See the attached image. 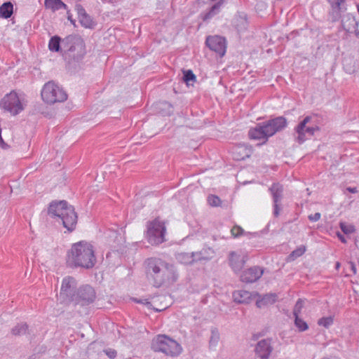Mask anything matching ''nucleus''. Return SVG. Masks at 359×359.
Returning <instances> with one entry per match:
<instances>
[{
	"label": "nucleus",
	"instance_id": "nucleus-1",
	"mask_svg": "<svg viewBox=\"0 0 359 359\" xmlns=\"http://www.w3.org/2000/svg\"><path fill=\"white\" fill-rule=\"evenodd\" d=\"M144 266L147 280L155 287L172 284L177 280L178 275L175 266L161 258H147Z\"/></svg>",
	"mask_w": 359,
	"mask_h": 359
},
{
	"label": "nucleus",
	"instance_id": "nucleus-2",
	"mask_svg": "<svg viewBox=\"0 0 359 359\" xmlns=\"http://www.w3.org/2000/svg\"><path fill=\"white\" fill-rule=\"evenodd\" d=\"M67 262L71 266L92 269L96 263L93 245L84 241L74 243L68 252Z\"/></svg>",
	"mask_w": 359,
	"mask_h": 359
},
{
	"label": "nucleus",
	"instance_id": "nucleus-3",
	"mask_svg": "<svg viewBox=\"0 0 359 359\" xmlns=\"http://www.w3.org/2000/svg\"><path fill=\"white\" fill-rule=\"evenodd\" d=\"M48 215L62 223L69 232L73 231L77 224V214L72 205L66 201H53L48 208Z\"/></svg>",
	"mask_w": 359,
	"mask_h": 359
},
{
	"label": "nucleus",
	"instance_id": "nucleus-4",
	"mask_svg": "<svg viewBox=\"0 0 359 359\" xmlns=\"http://www.w3.org/2000/svg\"><path fill=\"white\" fill-rule=\"evenodd\" d=\"M287 122L285 117L278 116L262 123H258L255 128L248 132L250 139L263 140L265 143L269 137L287 127Z\"/></svg>",
	"mask_w": 359,
	"mask_h": 359
},
{
	"label": "nucleus",
	"instance_id": "nucleus-5",
	"mask_svg": "<svg viewBox=\"0 0 359 359\" xmlns=\"http://www.w3.org/2000/svg\"><path fill=\"white\" fill-rule=\"evenodd\" d=\"M63 45L62 57L65 60L79 61L86 54L85 45L81 37L69 35L62 41Z\"/></svg>",
	"mask_w": 359,
	"mask_h": 359
},
{
	"label": "nucleus",
	"instance_id": "nucleus-6",
	"mask_svg": "<svg viewBox=\"0 0 359 359\" xmlns=\"http://www.w3.org/2000/svg\"><path fill=\"white\" fill-rule=\"evenodd\" d=\"M319 130L320 127L317 124L316 116H307L294 128V132L297 134L295 141L299 144H302Z\"/></svg>",
	"mask_w": 359,
	"mask_h": 359
},
{
	"label": "nucleus",
	"instance_id": "nucleus-7",
	"mask_svg": "<svg viewBox=\"0 0 359 359\" xmlns=\"http://www.w3.org/2000/svg\"><path fill=\"white\" fill-rule=\"evenodd\" d=\"M151 348L166 355L177 356L182 352V347L175 340L166 335H158L151 343Z\"/></svg>",
	"mask_w": 359,
	"mask_h": 359
},
{
	"label": "nucleus",
	"instance_id": "nucleus-8",
	"mask_svg": "<svg viewBox=\"0 0 359 359\" xmlns=\"http://www.w3.org/2000/svg\"><path fill=\"white\" fill-rule=\"evenodd\" d=\"M41 97L45 102L54 104L65 101L67 99V95L62 88L53 81H48L44 85L41 90Z\"/></svg>",
	"mask_w": 359,
	"mask_h": 359
},
{
	"label": "nucleus",
	"instance_id": "nucleus-9",
	"mask_svg": "<svg viewBox=\"0 0 359 359\" xmlns=\"http://www.w3.org/2000/svg\"><path fill=\"white\" fill-rule=\"evenodd\" d=\"M165 226L162 222L154 219L147 225V238L148 242L152 245L162 243L164 241Z\"/></svg>",
	"mask_w": 359,
	"mask_h": 359
},
{
	"label": "nucleus",
	"instance_id": "nucleus-10",
	"mask_svg": "<svg viewBox=\"0 0 359 359\" xmlns=\"http://www.w3.org/2000/svg\"><path fill=\"white\" fill-rule=\"evenodd\" d=\"M0 106L5 111L15 116L24 110L23 103L15 91L6 94L1 100Z\"/></svg>",
	"mask_w": 359,
	"mask_h": 359
},
{
	"label": "nucleus",
	"instance_id": "nucleus-11",
	"mask_svg": "<svg viewBox=\"0 0 359 359\" xmlns=\"http://www.w3.org/2000/svg\"><path fill=\"white\" fill-rule=\"evenodd\" d=\"M76 281L74 278L67 276L63 278L59 297L64 304H69L73 302L76 291Z\"/></svg>",
	"mask_w": 359,
	"mask_h": 359
},
{
	"label": "nucleus",
	"instance_id": "nucleus-12",
	"mask_svg": "<svg viewBox=\"0 0 359 359\" xmlns=\"http://www.w3.org/2000/svg\"><path fill=\"white\" fill-rule=\"evenodd\" d=\"M95 297V290L91 286L86 285L77 290L72 303L75 305H88L94 302Z\"/></svg>",
	"mask_w": 359,
	"mask_h": 359
},
{
	"label": "nucleus",
	"instance_id": "nucleus-13",
	"mask_svg": "<svg viewBox=\"0 0 359 359\" xmlns=\"http://www.w3.org/2000/svg\"><path fill=\"white\" fill-rule=\"evenodd\" d=\"M273 347L271 345V339H264L259 341L255 346L254 359H269Z\"/></svg>",
	"mask_w": 359,
	"mask_h": 359
},
{
	"label": "nucleus",
	"instance_id": "nucleus-14",
	"mask_svg": "<svg viewBox=\"0 0 359 359\" xmlns=\"http://www.w3.org/2000/svg\"><path fill=\"white\" fill-rule=\"evenodd\" d=\"M205 44L220 57L224 55L226 50V41L224 37L217 35L209 36L206 38Z\"/></svg>",
	"mask_w": 359,
	"mask_h": 359
},
{
	"label": "nucleus",
	"instance_id": "nucleus-15",
	"mask_svg": "<svg viewBox=\"0 0 359 359\" xmlns=\"http://www.w3.org/2000/svg\"><path fill=\"white\" fill-rule=\"evenodd\" d=\"M273 197V215L275 217H278L281 210L280 205L283 198V187L279 183H273L269 189Z\"/></svg>",
	"mask_w": 359,
	"mask_h": 359
},
{
	"label": "nucleus",
	"instance_id": "nucleus-16",
	"mask_svg": "<svg viewBox=\"0 0 359 359\" xmlns=\"http://www.w3.org/2000/svg\"><path fill=\"white\" fill-rule=\"evenodd\" d=\"M263 273V268L255 266L243 271L240 278L243 283H252L258 280Z\"/></svg>",
	"mask_w": 359,
	"mask_h": 359
},
{
	"label": "nucleus",
	"instance_id": "nucleus-17",
	"mask_svg": "<svg viewBox=\"0 0 359 359\" xmlns=\"http://www.w3.org/2000/svg\"><path fill=\"white\" fill-rule=\"evenodd\" d=\"M248 260V255H240L236 252L229 254V264L236 273L240 271Z\"/></svg>",
	"mask_w": 359,
	"mask_h": 359
},
{
	"label": "nucleus",
	"instance_id": "nucleus-18",
	"mask_svg": "<svg viewBox=\"0 0 359 359\" xmlns=\"http://www.w3.org/2000/svg\"><path fill=\"white\" fill-rule=\"evenodd\" d=\"M259 296L257 292L247 290H236L233 292V301L238 304H249L255 297Z\"/></svg>",
	"mask_w": 359,
	"mask_h": 359
},
{
	"label": "nucleus",
	"instance_id": "nucleus-19",
	"mask_svg": "<svg viewBox=\"0 0 359 359\" xmlns=\"http://www.w3.org/2000/svg\"><path fill=\"white\" fill-rule=\"evenodd\" d=\"M248 15L244 12H238L233 20V25L238 32H244L248 27Z\"/></svg>",
	"mask_w": 359,
	"mask_h": 359
},
{
	"label": "nucleus",
	"instance_id": "nucleus-20",
	"mask_svg": "<svg viewBox=\"0 0 359 359\" xmlns=\"http://www.w3.org/2000/svg\"><path fill=\"white\" fill-rule=\"evenodd\" d=\"M359 21L351 13H346L343 15L341 19V25L343 29L347 32H353L358 27Z\"/></svg>",
	"mask_w": 359,
	"mask_h": 359
},
{
	"label": "nucleus",
	"instance_id": "nucleus-21",
	"mask_svg": "<svg viewBox=\"0 0 359 359\" xmlns=\"http://www.w3.org/2000/svg\"><path fill=\"white\" fill-rule=\"evenodd\" d=\"M196 262H206L215 256V251L211 248H203L201 250L194 252Z\"/></svg>",
	"mask_w": 359,
	"mask_h": 359
},
{
	"label": "nucleus",
	"instance_id": "nucleus-22",
	"mask_svg": "<svg viewBox=\"0 0 359 359\" xmlns=\"http://www.w3.org/2000/svg\"><path fill=\"white\" fill-rule=\"evenodd\" d=\"M62 39L57 35L52 36L48 43V48L51 52L60 53L62 55L64 50Z\"/></svg>",
	"mask_w": 359,
	"mask_h": 359
},
{
	"label": "nucleus",
	"instance_id": "nucleus-23",
	"mask_svg": "<svg viewBox=\"0 0 359 359\" xmlns=\"http://www.w3.org/2000/svg\"><path fill=\"white\" fill-rule=\"evenodd\" d=\"M175 258L178 262L182 264H192L196 262L194 252H177L175 254Z\"/></svg>",
	"mask_w": 359,
	"mask_h": 359
},
{
	"label": "nucleus",
	"instance_id": "nucleus-24",
	"mask_svg": "<svg viewBox=\"0 0 359 359\" xmlns=\"http://www.w3.org/2000/svg\"><path fill=\"white\" fill-rule=\"evenodd\" d=\"M44 6L46 9H50L53 12L60 9L67 10V6L62 0H45Z\"/></svg>",
	"mask_w": 359,
	"mask_h": 359
},
{
	"label": "nucleus",
	"instance_id": "nucleus-25",
	"mask_svg": "<svg viewBox=\"0 0 359 359\" xmlns=\"http://www.w3.org/2000/svg\"><path fill=\"white\" fill-rule=\"evenodd\" d=\"M277 295L276 294L270 293L264 295L262 298L257 299L256 306L258 308H262L268 305L273 304L276 302Z\"/></svg>",
	"mask_w": 359,
	"mask_h": 359
},
{
	"label": "nucleus",
	"instance_id": "nucleus-26",
	"mask_svg": "<svg viewBox=\"0 0 359 359\" xmlns=\"http://www.w3.org/2000/svg\"><path fill=\"white\" fill-rule=\"evenodd\" d=\"M13 13V5L11 1H6L0 6V18L8 19Z\"/></svg>",
	"mask_w": 359,
	"mask_h": 359
},
{
	"label": "nucleus",
	"instance_id": "nucleus-27",
	"mask_svg": "<svg viewBox=\"0 0 359 359\" xmlns=\"http://www.w3.org/2000/svg\"><path fill=\"white\" fill-rule=\"evenodd\" d=\"M222 1L223 0H219L216 4L211 6L209 11L204 14L203 20H208L219 13Z\"/></svg>",
	"mask_w": 359,
	"mask_h": 359
},
{
	"label": "nucleus",
	"instance_id": "nucleus-28",
	"mask_svg": "<svg viewBox=\"0 0 359 359\" xmlns=\"http://www.w3.org/2000/svg\"><path fill=\"white\" fill-rule=\"evenodd\" d=\"M79 21L81 26L87 29H94L96 25V22L88 14L79 18Z\"/></svg>",
	"mask_w": 359,
	"mask_h": 359
},
{
	"label": "nucleus",
	"instance_id": "nucleus-29",
	"mask_svg": "<svg viewBox=\"0 0 359 359\" xmlns=\"http://www.w3.org/2000/svg\"><path fill=\"white\" fill-rule=\"evenodd\" d=\"M28 325L26 323H19L11 330L12 334L15 336H20L26 334Z\"/></svg>",
	"mask_w": 359,
	"mask_h": 359
},
{
	"label": "nucleus",
	"instance_id": "nucleus-30",
	"mask_svg": "<svg viewBox=\"0 0 359 359\" xmlns=\"http://www.w3.org/2000/svg\"><path fill=\"white\" fill-rule=\"evenodd\" d=\"M220 339V334L217 328H212L211 330V336L209 341V344L210 347H215Z\"/></svg>",
	"mask_w": 359,
	"mask_h": 359
},
{
	"label": "nucleus",
	"instance_id": "nucleus-31",
	"mask_svg": "<svg viewBox=\"0 0 359 359\" xmlns=\"http://www.w3.org/2000/svg\"><path fill=\"white\" fill-rule=\"evenodd\" d=\"M306 252V247L304 245H301L298 247L297 249L293 250L289 255L288 259L290 261H294L297 258L301 257Z\"/></svg>",
	"mask_w": 359,
	"mask_h": 359
},
{
	"label": "nucleus",
	"instance_id": "nucleus-32",
	"mask_svg": "<svg viewBox=\"0 0 359 359\" xmlns=\"http://www.w3.org/2000/svg\"><path fill=\"white\" fill-rule=\"evenodd\" d=\"M196 77L191 70H186L183 72V80L187 85H193L192 83H190V82L196 81Z\"/></svg>",
	"mask_w": 359,
	"mask_h": 359
},
{
	"label": "nucleus",
	"instance_id": "nucleus-33",
	"mask_svg": "<svg viewBox=\"0 0 359 359\" xmlns=\"http://www.w3.org/2000/svg\"><path fill=\"white\" fill-rule=\"evenodd\" d=\"M334 323L332 316L323 317L318 320V325L325 328L330 327Z\"/></svg>",
	"mask_w": 359,
	"mask_h": 359
},
{
	"label": "nucleus",
	"instance_id": "nucleus-34",
	"mask_svg": "<svg viewBox=\"0 0 359 359\" xmlns=\"http://www.w3.org/2000/svg\"><path fill=\"white\" fill-rule=\"evenodd\" d=\"M294 325L299 332H304L309 328L307 323L299 316L294 317Z\"/></svg>",
	"mask_w": 359,
	"mask_h": 359
},
{
	"label": "nucleus",
	"instance_id": "nucleus-35",
	"mask_svg": "<svg viewBox=\"0 0 359 359\" xmlns=\"http://www.w3.org/2000/svg\"><path fill=\"white\" fill-rule=\"evenodd\" d=\"M208 202L212 207H218L221 205V199L216 195H210L208 197Z\"/></svg>",
	"mask_w": 359,
	"mask_h": 359
},
{
	"label": "nucleus",
	"instance_id": "nucleus-36",
	"mask_svg": "<svg viewBox=\"0 0 359 359\" xmlns=\"http://www.w3.org/2000/svg\"><path fill=\"white\" fill-rule=\"evenodd\" d=\"M303 306V301L301 299H299L296 302L293 309V315L294 317L299 316V314L301 313Z\"/></svg>",
	"mask_w": 359,
	"mask_h": 359
},
{
	"label": "nucleus",
	"instance_id": "nucleus-37",
	"mask_svg": "<svg viewBox=\"0 0 359 359\" xmlns=\"http://www.w3.org/2000/svg\"><path fill=\"white\" fill-rule=\"evenodd\" d=\"M340 229L345 234H349L354 231V226L352 225H346L345 223H340Z\"/></svg>",
	"mask_w": 359,
	"mask_h": 359
},
{
	"label": "nucleus",
	"instance_id": "nucleus-38",
	"mask_svg": "<svg viewBox=\"0 0 359 359\" xmlns=\"http://www.w3.org/2000/svg\"><path fill=\"white\" fill-rule=\"evenodd\" d=\"M231 234L236 238L244 234V230L239 226H234L231 230Z\"/></svg>",
	"mask_w": 359,
	"mask_h": 359
},
{
	"label": "nucleus",
	"instance_id": "nucleus-39",
	"mask_svg": "<svg viewBox=\"0 0 359 359\" xmlns=\"http://www.w3.org/2000/svg\"><path fill=\"white\" fill-rule=\"evenodd\" d=\"M75 10L77 13L78 18H80L88 14L86 11L85 8L83 7V6L79 4H76Z\"/></svg>",
	"mask_w": 359,
	"mask_h": 359
},
{
	"label": "nucleus",
	"instance_id": "nucleus-40",
	"mask_svg": "<svg viewBox=\"0 0 359 359\" xmlns=\"http://www.w3.org/2000/svg\"><path fill=\"white\" fill-rule=\"evenodd\" d=\"M341 12L338 10H332L330 12V15L332 18V20L335 22L337 21L341 18Z\"/></svg>",
	"mask_w": 359,
	"mask_h": 359
},
{
	"label": "nucleus",
	"instance_id": "nucleus-41",
	"mask_svg": "<svg viewBox=\"0 0 359 359\" xmlns=\"http://www.w3.org/2000/svg\"><path fill=\"white\" fill-rule=\"evenodd\" d=\"M106 355L111 359H114L116 357L117 353L114 349H106L104 351Z\"/></svg>",
	"mask_w": 359,
	"mask_h": 359
},
{
	"label": "nucleus",
	"instance_id": "nucleus-42",
	"mask_svg": "<svg viewBox=\"0 0 359 359\" xmlns=\"http://www.w3.org/2000/svg\"><path fill=\"white\" fill-rule=\"evenodd\" d=\"M331 8L332 10H338L340 11H342L344 10H346V8H344L341 4L339 2H332L331 3Z\"/></svg>",
	"mask_w": 359,
	"mask_h": 359
},
{
	"label": "nucleus",
	"instance_id": "nucleus-43",
	"mask_svg": "<svg viewBox=\"0 0 359 359\" xmlns=\"http://www.w3.org/2000/svg\"><path fill=\"white\" fill-rule=\"evenodd\" d=\"M320 212H316L313 215H309L308 218L311 222H317L320 219Z\"/></svg>",
	"mask_w": 359,
	"mask_h": 359
},
{
	"label": "nucleus",
	"instance_id": "nucleus-44",
	"mask_svg": "<svg viewBox=\"0 0 359 359\" xmlns=\"http://www.w3.org/2000/svg\"><path fill=\"white\" fill-rule=\"evenodd\" d=\"M67 19H68V20H69V21H70V22H71L72 25H74L75 26V25H75V24H76V21H75V20H74V19L72 18V13H70V11H69V10H68V9L67 10Z\"/></svg>",
	"mask_w": 359,
	"mask_h": 359
},
{
	"label": "nucleus",
	"instance_id": "nucleus-45",
	"mask_svg": "<svg viewBox=\"0 0 359 359\" xmlns=\"http://www.w3.org/2000/svg\"><path fill=\"white\" fill-rule=\"evenodd\" d=\"M348 264L350 266L351 270L353 271V273L355 274L357 272L355 264L353 262H349Z\"/></svg>",
	"mask_w": 359,
	"mask_h": 359
},
{
	"label": "nucleus",
	"instance_id": "nucleus-46",
	"mask_svg": "<svg viewBox=\"0 0 359 359\" xmlns=\"http://www.w3.org/2000/svg\"><path fill=\"white\" fill-rule=\"evenodd\" d=\"M337 237L339 238V239L342 243H346V238H345V237H344V235H342L341 233H339V232L337 233Z\"/></svg>",
	"mask_w": 359,
	"mask_h": 359
},
{
	"label": "nucleus",
	"instance_id": "nucleus-47",
	"mask_svg": "<svg viewBox=\"0 0 359 359\" xmlns=\"http://www.w3.org/2000/svg\"><path fill=\"white\" fill-rule=\"evenodd\" d=\"M347 190L351 192V193H356L357 192V189L355 187H348L347 188Z\"/></svg>",
	"mask_w": 359,
	"mask_h": 359
},
{
	"label": "nucleus",
	"instance_id": "nucleus-48",
	"mask_svg": "<svg viewBox=\"0 0 359 359\" xmlns=\"http://www.w3.org/2000/svg\"><path fill=\"white\" fill-rule=\"evenodd\" d=\"M0 144L2 147V148H5V146L6 145V144L4 142V141L1 137V135H0Z\"/></svg>",
	"mask_w": 359,
	"mask_h": 359
},
{
	"label": "nucleus",
	"instance_id": "nucleus-49",
	"mask_svg": "<svg viewBox=\"0 0 359 359\" xmlns=\"http://www.w3.org/2000/svg\"><path fill=\"white\" fill-rule=\"evenodd\" d=\"M340 266H341V264L339 262H336L335 269L337 270H338L340 268Z\"/></svg>",
	"mask_w": 359,
	"mask_h": 359
},
{
	"label": "nucleus",
	"instance_id": "nucleus-50",
	"mask_svg": "<svg viewBox=\"0 0 359 359\" xmlns=\"http://www.w3.org/2000/svg\"><path fill=\"white\" fill-rule=\"evenodd\" d=\"M355 35L358 39H359V30L358 29L355 30Z\"/></svg>",
	"mask_w": 359,
	"mask_h": 359
},
{
	"label": "nucleus",
	"instance_id": "nucleus-51",
	"mask_svg": "<svg viewBox=\"0 0 359 359\" xmlns=\"http://www.w3.org/2000/svg\"><path fill=\"white\" fill-rule=\"evenodd\" d=\"M334 1L335 2H339V3H340V4L342 5L343 3L345 1V0H335Z\"/></svg>",
	"mask_w": 359,
	"mask_h": 359
}]
</instances>
